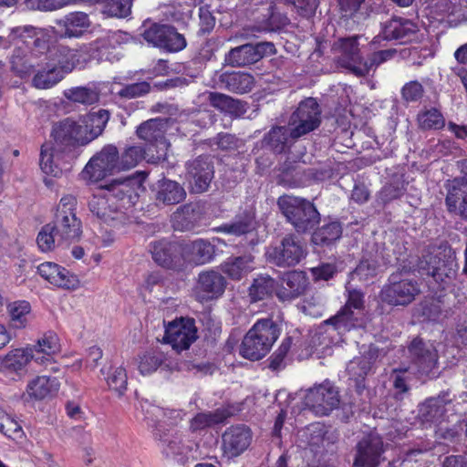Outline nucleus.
Wrapping results in <instances>:
<instances>
[{"label":"nucleus","mask_w":467,"mask_h":467,"mask_svg":"<svg viewBox=\"0 0 467 467\" xmlns=\"http://www.w3.org/2000/svg\"><path fill=\"white\" fill-rule=\"evenodd\" d=\"M120 38L121 34L114 32L79 49L67 47L58 49L54 62L46 63L36 71L32 80L33 86L39 89L51 88L77 66H82L91 59L111 61L115 57L112 56L111 49L120 43Z\"/></svg>","instance_id":"nucleus-1"},{"label":"nucleus","mask_w":467,"mask_h":467,"mask_svg":"<svg viewBox=\"0 0 467 467\" xmlns=\"http://www.w3.org/2000/svg\"><path fill=\"white\" fill-rule=\"evenodd\" d=\"M140 189L141 182L137 178L114 181L103 194L92 196L88 209L101 223L111 227L125 225L130 222V213Z\"/></svg>","instance_id":"nucleus-2"},{"label":"nucleus","mask_w":467,"mask_h":467,"mask_svg":"<svg viewBox=\"0 0 467 467\" xmlns=\"http://www.w3.org/2000/svg\"><path fill=\"white\" fill-rule=\"evenodd\" d=\"M8 40L16 47L11 57L12 69L20 77L31 74L36 67H39L38 54L48 51L43 31L32 26L12 28Z\"/></svg>","instance_id":"nucleus-3"},{"label":"nucleus","mask_w":467,"mask_h":467,"mask_svg":"<svg viewBox=\"0 0 467 467\" xmlns=\"http://www.w3.org/2000/svg\"><path fill=\"white\" fill-rule=\"evenodd\" d=\"M279 336V326L273 319H258L244 335L239 353L246 359L259 360L271 350Z\"/></svg>","instance_id":"nucleus-4"},{"label":"nucleus","mask_w":467,"mask_h":467,"mask_svg":"<svg viewBox=\"0 0 467 467\" xmlns=\"http://www.w3.org/2000/svg\"><path fill=\"white\" fill-rule=\"evenodd\" d=\"M277 205L286 221L297 233L305 234L313 230L320 222V214L310 201L293 195H283Z\"/></svg>","instance_id":"nucleus-5"},{"label":"nucleus","mask_w":467,"mask_h":467,"mask_svg":"<svg viewBox=\"0 0 467 467\" xmlns=\"http://www.w3.org/2000/svg\"><path fill=\"white\" fill-rule=\"evenodd\" d=\"M420 292V285L416 280L405 277L402 272H396L389 276L388 283L379 293V298L390 306H405L413 302Z\"/></svg>","instance_id":"nucleus-6"},{"label":"nucleus","mask_w":467,"mask_h":467,"mask_svg":"<svg viewBox=\"0 0 467 467\" xmlns=\"http://www.w3.org/2000/svg\"><path fill=\"white\" fill-rule=\"evenodd\" d=\"M77 199L70 194L63 196L56 208L54 221L51 223L58 236L66 242L74 241L82 234V223L77 216Z\"/></svg>","instance_id":"nucleus-7"},{"label":"nucleus","mask_w":467,"mask_h":467,"mask_svg":"<svg viewBox=\"0 0 467 467\" xmlns=\"http://www.w3.org/2000/svg\"><path fill=\"white\" fill-rule=\"evenodd\" d=\"M306 245L295 234H287L265 252L267 262L282 268L298 265L306 255Z\"/></svg>","instance_id":"nucleus-8"},{"label":"nucleus","mask_w":467,"mask_h":467,"mask_svg":"<svg viewBox=\"0 0 467 467\" xmlns=\"http://www.w3.org/2000/svg\"><path fill=\"white\" fill-rule=\"evenodd\" d=\"M116 171H120L119 151L113 145H107L94 155L81 171L87 182H97Z\"/></svg>","instance_id":"nucleus-9"},{"label":"nucleus","mask_w":467,"mask_h":467,"mask_svg":"<svg viewBox=\"0 0 467 467\" xmlns=\"http://www.w3.org/2000/svg\"><path fill=\"white\" fill-rule=\"evenodd\" d=\"M321 114V108L316 99L310 97L302 100L288 120L294 137L300 139L318 129Z\"/></svg>","instance_id":"nucleus-10"},{"label":"nucleus","mask_w":467,"mask_h":467,"mask_svg":"<svg viewBox=\"0 0 467 467\" xmlns=\"http://www.w3.org/2000/svg\"><path fill=\"white\" fill-rule=\"evenodd\" d=\"M168 119L156 118L149 119L140 124L137 130L140 139L148 141V147L152 148L150 160L151 162H157L166 158L170 143L164 137L167 130Z\"/></svg>","instance_id":"nucleus-11"},{"label":"nucleus","mask_w":467,"mask_h":467,"mask_svg":"<svg viewBox=\"0 0 467 467\" xmlns=\"http://www.w3.org/2000/svg\"><path fill=\"white\" fill-rule=\"evenodd\" d=\"M163 342L180 353L190 348L198 338L197 327L193 318L180 317L164 325Z\"/></svg>","instance_id":"nucleus-12"},{"label":"nucleus","mask_w":467,"mask_h":467,"mask_svg":"<svg viewBox=\"0 0 467 467\" xmlns=\"http://www.w3.org/2000/svg\"><path fill=\"white\" fill-rule=\"evenodd\" d=\"M149 427L151 429L154 439L158 442L163 455L167 458H173L178 461L184 457L192 460L197 459V456L190 455L192 449L185 447L182 443L181 435L175 430L169 429L164 431V426L161 423L156 424L154 419H149Z\"/></svg>","instance_id":"nucleus-13"},{"label":"nucleus","mask_w":467,"mask_h":467,"mask_svg":"<svg viewBox=\"0 0 467 467\" xmlns=\"http://www.w3.org/2000/svg\"><path fill=\"white\" fill-rule=\"evenodd\" d=\"M382 351L373 344L359 357H355L347 365L348 379L353 382L358 395L362 396L366 389V378L371 372L373 364L381 356Z\"/></svg>","instance_id":"nucleus-14"},{"label":"nucleus","mask_w":467,"mask_h":467,"mask_svg":"<svg viewBox=\"0 0 467 467\" xmlns=\"http://www.w3.org/2000/svg\"><path fill=\"white\" fill-rule=\"evenodd\" d=\"M339 402L337 389L327 380L309 389L305 396L306 406L320 416L328 415Z\"/></svg>","instance_id":"nucleus-15"},{"label":"nucleus","mask_w":467,"mask_h":467,"mask_svg":"<svg viewBox=\"0 0 467 467\" xmlns=\"http://www.w3.org/2000/svg\"><path fill=\"white\" fill-rule=\"evenodd\" d=\"M52 144L70 153L76 146L87 145L83 125L80 121L67 118L53 125L51 131Z\"/></svg>","instance_id":"nucleus-16"},{"label":"nucleus","mask_w":467,"mask_h":467,"mask_svg":"<svg viewBox=\"0 0 467 467\" xmlns=\"http://www.w3.org/2000/svg\"><path fill=\"white\" fill-rule=\"evenodd\" d=\"M145 41L155 47L165 49L169 52H178L186 47V41L182 35L173 27L165 25L154 24L142 33Z\"/></svg>","instance_id":"nucleus-17"},{"label":"nucleus","mask_w":467,"mask_h":467,"mask_svg":"<svg viewBox=\"0 0 467 467\" xmlns=\"http://www.w3.org/2000/svg\"><path fill=\"white\" fill-rule=\"evenodd\" d=\"M410 364L422 375H429L438 364V352L434 346L420 337H415L408 346Z\"/></svg>","instance_id":"nucleus-18"},{"label":"nucleus","mask_w":467,"mask_h":467,"mask_svg":"<svg viewBox=\"0 0 467 467\" xmlns=\"http://www.w3.org/2000/svg\"><path fill=\"white\" fill-rule=\"evenodd\" d=\"M275 47L272 42H259L255 45L244 44L232 48L225 56V60L232 67H245L258 62L265 55L275 54Z\"/></svg>","instance_id":"nucleus-19"},{"label":"nucleus","mask_w":467,"mask_h":467,"mask_svg":"<svg viewBox=\"0 0 467 467\" xmlns=\"http://www.w3.org/2000/svg\"><path fill=\"white\" fill-rule=\"evenodd\" d=\"M444 188L446 190L444 202L448 213L467 222V178L455 177L448 180Z\"/></svg>","instance_id":"nucleus-20"},{"label":"nucleus","mask_w":467,"mask_h":467,"mask_svg":"<svg viewBox=\"0 0 467 467\" xmlns=\"http://www.w3.org/2000/svg\"><path fill=\"white\" fill-rule=\"evenodd\" d=\"M276 282V298L282 303L298 298L306 292L308 285L306 273L297 270L283 273Z\"/></svg>","instance_id":"nucleus-21"},{"label":"nucleus","mask_w":467,"mask_h":467,"mask_svg":"<svg viewBox=\"0 0 467 467\" xmlns=\"http://www.w3.org/2000/svg\"><path fill=\"white\" fill-rule=\"evenodd\" d=\"M209 86L214 89H224L233 93L244 94L253 89L254 78L245 72L216 71L211 78Z\"/></svg>","instance_id":"nucleus-22"},{"label":"nucleus","mask_w":467,"mask_h":467,"mask_svg":"<svg viewBox=\"0 0 467 467\" xmlns=\"http://www.w3.org/2000/svg\"><path fill=\"white\" fill-rule=\"evenodd\" d=\"M252 441L251 430L245 425L231 426L222 435V450L228 458H234L244 452Z\"/></svg>","instance_id":"nucleus-23"},{"label":"nucleus","mask_w":467,"mask_h":467,"mask_svg":"<svg viewBox=\"0 0 467 467\" xmlns=\"http://www.w3.org/2000/svg\"><path fill=\"white\" fill-rule=\"evenodd\" d=\"M382 439L375 433L363 437L357 444L356 467H377L383 453Z\"/></svg>","instance_id":"nucleus-24"},{"label":"nucleus","mask_w":467,"mask_h":467,"mask_svg":"<svg viewBox=\"0 0 467 467\" xmlns=\"http://www.w3.org/2000/svg\"><path fill=\"white\" fill-rule=\"evenodd\" d=\"M358 39V36L340 38L334 46L335 50L339 53L336 59L337 66L348 69L355 76L356 68L364 62L360 56Z\"/></svg>","instance_id":"nucleus-25"},{"label":"nucleus","mask_w":467,"mask_h":467,"mask_svg":"<svg viewBox=\"0 0 467 467\" xmlns=\"http://www.w3.org/2000/svg\"><path fill=\"white\" fill-rule=\"evenodd\" d=\"M37 272L42 278L57 287L70 290L79 287L78 276L56 263H42L37 266Z\"/></svg>","instance_id":"nucleus-26"},{"label":"nucleus","mask_w":467,"mask_h":467,"mask_svg":"<svg viewBox=\"0 0 467 467\" xmlns=\"http://www.w3.org/2000/svg\"><path fill=\"white\" fill-rule=\"evenodd\" d=\"M68 154L52 142H46L42 145L40 152L39 164L42 171L48 176L60 177L67 162Z\"/></svg>","instance_id":"nucleus-27"},{"label":"nucleus","mask_w":467,"mask_h":467,"mask_svg":"<svg viewBox=\"0 0 467 467\" xmlns=\"http://www.w3.org/2000/svg\"><path fill=\"white\" fill-rule=\"evenodd\" d=\"M297 140L298 137H294L289 126L275 125L264 135L262 143L273 153L282 154L287 152Z\"/></svg>","instance_id":"nucleus-28"},{"label":"nucleus","mask_w":467,"mask_h":467,"mask_svg":"<svg viewBox=\"0 0 467 467\" xmlns=\"http://www.w3.org/2000/svg\"><path fill=\"white\" fill-rule=\"evenodd\" d=\"M59 387L57 378L37 376L27 382L22 398L25 401L42 400L56 395Z\"/></svg>","instance_id":"nucleus-29"},{"label":"nucleus","mask_w":467,"mask_h":467,"mask_svg":"<svg viewBox=\"0 0 467 467\" xmlns=\"http://www.w3.org/2000/svg\"><path fill=\"white\" fill-rule=\"evenodd\" d=\"M419 27L412 20L393 16L382 24V35L387 40H400L405 43L412 38Z\"/></svg>","instance_id":"nucleus-30"},{"label":"nucleus","mask_w":467,"mask_h":467,"mask_svg":"<svg viewBox=\"0 0 467 467\" xmlns=\"http://www.w3.org/2000/svg\"><path fill=\"white\" fill-rule=\"evenodd\" d=\"M31 360H41L37 354L34 355L32 348H18L0 357V371L5 373H20Z\"/></svg>","instance_id":"nucleus-31"},{"label":"nucleus","mask_w":467,"mask_h":467,"mask_svg":"<svg viewBox=\"0 0 467 467\" xmlns=\"http://www.w3.org/2000/svg\"><path fill=\"white\" fill-rule=\"evenodd\" d=\"M62 35L66 37H80L89 31L91 22L84 12H72L57 21Z\"/></svg>","instance_id":"nucleus-32"},{"label":"nucleus","mask_w":467,"mask_h":467,"mask_svg":"<svg viewBox=\"0 0 467 467\" xmlns=\"http://www.w3.org/2000/svg\"><path fill=\"white\" fill-rule=\"evenodd\" d=\"M441 254V248L429 247L418 261V272L420 275H431L435 279L441 278L442 268L445 266Z\"/></svg>","instance_id":"nucleus-33"},{"label":"nucleus","mask_w":467,"mask_h":467,"mask_svg":"<svg viewBox=\"0 0 467 467\" xmlns=\"http://www.w3.org/2000/svg\"><path fill=\"white\" fill-rule=\"evenodd\" d=\"M452 401L449 391L441 392L439 396L428 399L420 409L423 420L439 422L445 414V406Z\"/></svg>","instance_id":"nucleus-34"},{"label":"nucleus","mask_w":467,"mask_h":467,"mask_svg":"<svg viewBox=\"0 0 467 467\" xmlns=\"http://www.w3.org/2000/svg\"><path fill=\"white\" fill-rule=\"evenodd\" d=\"M179 250V247L174 244H158L154 245L151 253L158 265L168 269L181 271L183 269V263L178 254Z\"/></svg>","instance_id":"nucleus-35"},{"label":"nucleus","mask_w":467,"mask_h":467,"mask_svg":"<svg viewBox=\"0 0 467 467\" xmlns=\"http://www.w3.org/2000/svg\"><path fill=\"white\" fill-rule=\"evenodd\" d=\"M109 119V113L106 109H99L82 117L79 121L83 125L87 144L98 138L104 130Z\"/></svg>","instance_id":"nucleus-36"},{"label":"nucleus","mask_w":467,"mask_h":467,"mask_svg":"<svg viewBox=\"0 0 467 467\" xmlns=\"http://www.w3.org/2000/svg\"><path fill=\"white\" fill-rule=\"evenodd\" d=\"M209 100L213 107L235 118L244 115L247 110L245 102L223 93L211 92Z\"/></svg>","instance_id":"nucleus-37"},{"label":"nucleus","mask_w":467,"mask_h":467,"mask_svg":"<svg viewBox=\"0 0 467 467\" xmlns=\"http://www.w3.org/2000/svg\"><path fill=\"white\" fill-rule=\"evenodd\" d=\"M277 282L269 275H258L248 289V296L251 302H258L271 297L274 294L276 296Z\"/></svg>","instance_id":"nucleus-38"},{"label":"nucleus","mask_w":467,"mask_h":467,"mask_svg":"<svg viewBox=\"0 0 467 467\" xmlns=\"http://www.w3.org/2000/svg\"><path fill=\"white\" fill-rule=\"evenodd\" d=\"M8 327L16 333L26 328L29 324L31 306L27 301H15L7 305Z\"/></svg>","instance_id":"nucleus-39"},{"label":"nucleus","mask_w":467,"mask_h":467,"mask_svg":"<svg viewBox=\"0 0 467 467\" xmlns=\"http://www.w3.org/2000/svg\"><path fill=\"white\" fill-rule=\"evenodd\" d=\"M327 326H331L333 331L338 334H344L353 328L362 325V317L358 312L348 311L343 307L335 315L325 322Z\"/></svg>","instance_id":"nucleus-40"},{"label":"nucleus","mask_w":467,"mask_h":467,"mask_svg":"<svg viewBox=\"0 0 467 467\" xmlns=\"http://www.w3.org/2000/svg\"><path fill=\"white\" fill-rule=\"evenodd\" d=\"M255 227V214L251 210H245L237 214L234 219L218 228V231L240 236L252 232Z\"/></svg>","instance_id":"nucleus-41"},{"label":"nucleus","mask_w":467,"mask_h":467,"mask_svg":"<svg viewBox=\"0 0 467 467\" xmlns=\"http://www.w3.org/2000/svg\"><path fill=\"white\" fill-rule=\"evenodd\" d=\"M33 348L34 355H39L41 360H35L36 363L45 365L53 359L54 355L59 352L60 344L57 334L53 332L46 333L39 338L36 345L30 346Z\"/></svg>","instance_id":"nucleus-42"},{"label":"nucleus","mask_w":467,"mask_h":467,"mask_svg":"<svg viewBox=\"0 0 467 467\" xmlns=\"http://www.w3.org/2000/svg\"><path fill=\"white\" fill-rule=\"evenodd\" d=\"M183 413L177 410H165L157 406L150 405L146 411L145 420L149 426V419H154L156 424H162L164 431L174 430V427L182 421Z\"/></svg>","instance_id":"nucleus-43"},{"label":"nucleus","mask_w":467,"mask_h":467,"mask_svg":"<svg viewBox=\"0 0 467 467\" xmlns=\"http://www.w3.org/2000/svg\"><path fill=\"white\" fill-rule=\"evenodd\" d=\"M186 192L176 182L163 180L159 182L156 200L164 204H175L184 200Z\"/></svg>","instance_id":"nucleus-44"},{"label":"nucleus","mask_w":467,"mask_h":467,"mask_svg":"<svg viewBox=\"0 0 467 467\" xmlns=\"http://www.w3.org/2000/svg\"><path fill=\"white\" fill-rule=\"evenodd\" d=\"M254 269V257L251 254L230 258L223 265V271L232 279L240 280Z\"/></svg>","instance_id":"nucleus-45"},{"label":"nucleus","mask_w":467,"mask_h":467,"mask_svg":"<svg viewBox=\"0 0 467 467\" xmlns=\"http://www.w3.org/2000/svg\"><path fill=\"white\" fill-rule=\"evenodd\" d=\"M152 148L147 147L144 149L142 146H130L124 150L121 155H119V163L120 171H126L134 168L143 159H147L148 161L151 156Z\"/></svg>","instance_id":"nucleus-46"},{"label":"nucleus","mask_w":467,"mask_h":467,"mask_svg":"<svg viewBox=\"0 0 467 467\" xmlns=\"http://www.w3.org/2000/svg\"><path fill=\"white\" fill-rule=\"evenodd\" d=\"M380 265L379 256L378 251L375 254L371 252L365 253L352 272V278H358L362 281H367L377 275L378 269Z\"/></svg>","instance_id":"nucleus-47"},{"label":"nucleus","mask_w":467,"mask_h":467,"mask_svg":"<svg viewBox=\"0 0 467 467\" xmlns=\"http://www.w3.org/2000/svg\"><path fill=\"white\" fill-rule=\"evenodd\" d=\"M64 97L70 102L86 106L93 105L99 99V92L92 87H74L63 91Z\"/></svg>","instance_id":"nucleus-48"},{"label":"nucleus","mask_w":467,"mask_h":467,"mask_svg":"<svg viewBox=\"0 0 467 467\" xmlns=\"http://www.w3.org/2000/svg\"><path fill=\"white\" fill-rule=\"evenodd\" d=\"M397 54L395 48H389L373 52L363 64L356 68L357 77H365L369 74L371 70H375L381 64L392 59Z\"/></svg>","instance_id":"nucleus-49"},{"label":"nucleus","mask_w":467,"mask_h":467,"mask_svg":"<svg viewBox=\"0 0 467 467\" xmlns=\"http://www.w3.org/2000/svg\"><path fill=\"white\" fill-rule=\"evenodd\" d=\"M180 252L183 265H200L204 262V243L201 239L184 244L180 248Z\"/></svg>","instance_id":"nucleus-50"},{"label":"nucleus","mask_w":467,"mask_h":467,"mask_svg":"<svg viewBox=\"0 0 467 467\" xmlns=\"http://www.w3.org/2000/svg\"><path fill=\"white\" fill-rule=\"evenodd\" d=\"M105 379L109 389L115 391L118 396H122L126 391L128 376L123 366H111L107 372Z\"/></svg>","instance_id":"nucleus-51"},{"label":"nucleus","mask_w":467,"mask_h":467,"mask_svg":"<svg viewBox=\"0 0 467 467\" xmlns=\"http://www.w3.org/2000/svg\"><path fill=\"white\" fill-rule=\"evenodd\" d=\"M65 242L64 238L58 236L52 223L44 225L36 237V244L42 252L52 251L57 245H61Z\"/></svg>","instance_id":"nucleus-52"},{"label":"nucleus","mask_w":467,"mask_h":467,"mask_svg":"<svg viewBox=\"0 0 467 467\" xmlns=\"http://www.w3.org/2000/svg\"><path fill=\"white\" fill-rule=\"evenodd\" d=\"M341 234L340 223L332 222L317 229L312 235V241L317 245H328L337 240Z\"/></svg>","instance_id":"nucleus-53"},{"label":"nucleus","mask_w":467,"mask_h":467,"mask_svg":"<svg viewBox=\"0 0 467 467\" xmlns=\"http://www.w3.org/2000/svg\"><path fill=\"white\" fill-rule=\"evenodd\" d=\"M164 359V355L161 351L146 352L138 358V369L142 376L150 375L161 366Z\"/></svg>","instance_id":"nucleus-54"},{"label":"nucleus","mask_w":467,"mask_h":467,"mask_svg":"<svg viewBox=\"0 0 467 467\" xmlns=\"http://www.w3.org/2000/svg\"><path fill=\"white\" fill-rule=\"evenodd\" d=\"M204 161L194 160L188 165V181L192 192L201 193L204 191Z\"/></svg>","instance_id":"nucleus-55"},{"label":"nucleus","mask_w":467,"mask_h":467,"mask_svg":"<svg viewBox=\"0 0 467 467\" xmlns=\"http://www.w3.org/2000/svg\"><path fill=\"white\" fill-rule=\"evenodd\" d=\"M226 281L218 272H206V301L217 299L225 290Z\"/></svg>","instance_id":"nucleus-56"},{"label":"nucleus","mask_w":467,"mask_h":467,"mask_svg":"<svg viewBox=\"0 0 467 467\" xmlns=\"http://www.w3.org/2000/svg\"><path fill=\"white\" fill-rule=\"evenodd\" d=\"M419 126L422 130H440L445 125V119L436 109L432 108L418 115Z\"/></svg>","instance_id":"nucleus-57"},{"label":"nucleus","mask_w":467,"mask_h":467,"mask_svg":"<svg viewBox=\"0 0 467 467\" xmlns=\"http://www.w3.org/2000/svg\"><path fill=\"white\" fill-rule=\"evenodd\" d=\"M269 11H270V16H269L268 19L261 25L254 26L252 27L253 33L276 31L288 24L287 16L280 15V14H275L274 12L273 5H270Z\"/></svg>","instance_id":"nucleus-58"},{"label":"nucleus","mask_w":467,"mask_h":467,"mask_svg":"<svg viewBox=\"0 0 467 467\" xmlns=\"http://www.w3.org/2000/svg\"><path fill=\"white\" fill-rule=\"evenodd\" d=\"M404 191V182L400 179H395L382 187L378 193V201L383 204L389 203L402 196Z\"/></svg>","instance_id":"nucleus-59"},{"label":"nucleus","mask_w":467,"mask_h":467,"mask_svg":"<svg viewBox=\"0 0 467 467\" xmlns=\"http://www.w3.org/2000/svg\"><path fill=\"white\" fill-rule=\"evenodd\" d=\"M304 436L306 440V445L312 451H317L324 446L325 431L323 427L312 425L304 431Z\"/></svg>","instance_id":"nucleus-60"},{"label":"nucleus","mask_w":467,"mask_h":467,"mask_svg":"<svg viewBox=\"0 0 467 467\" xmlns=\"http://www.w3.org/2000/svg\"><path fill=\"white\" fill-rule=\"evenodd\" d=\"M131 0H106L104 13L110 16L126 17L130 13Z\"/></svg>","instance_id":"nucleus-61"},{"label":"nucleus","mask_w":467,"mask_h":467,"mask_svg":"<svg viewBox=\"0 0 467 467\" xmlns=\"http://www.w3.org/2000/svg\"><path fill=\"white\" fill-rule=\"evenodd\" d=\"M222 337V323L214 316L206 317V345L215 346Z\"/></svg>","instance_id":"nucleus-62"},{"label":"nucleus","mask_w":467,"mask_h":467,"mask_svg":"<svg viewBox=\"0 0 467 467\" xmlns=\"http://www.w3.org/2000/svg\"><path fill=\"white\" fill-rule=\"evenodd\" d=\"M0 431L5 436H17L22 432L19 423L0 409Z\"/></svg>","instance_id":"nucleus-63"},{"label":"nucleus","mask_w":467,"mask_h":467,"mask_svg":"<svg viewBox=\"0 0 467 467\" xmlns=\"http://www.w3.org/2000/svg\"><path fill=\"white\" fill-rule=\"evenodd\" d=\"M423 94V86L416 80L406 83L401 88V97L408 103L419 101Z\"/></svg>","instance_id":"nucleus-64"}]
</instances>
